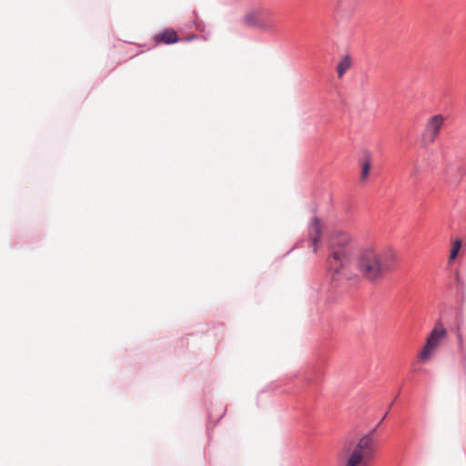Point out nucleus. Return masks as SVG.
<instances>
[{
    "instance_id": "obj_1",
    "label": "nucleus",
    "mask_w": 466,
    "mask_h": 466,
    "mask_svg": "<svg viewBox=\"0 0 466 466\" xmlns=\"http://www.w3.org/2000/svg\"><path fill=\"white\" fill-rule=\"evenodd\" d=\"M329 249L327 263L330 273V288L342 292L347 289L349 281L357 279L348 269L354 255V246L347 233L337 231L329 238Z\"/></svg>"
},
{
    "instance_id": "obj_2",
    "label": "nucleus",
    "mask_w": 466,
    "mask_h": 466,
    "mask_svg": "<svg viewBox=\"0 0 466 466\" xmlns=\"http://www.w3.org/2000/svg\"><path fill=\"white\" fill-rule=\"evenodd\" d=\"M397 265V256L391 248H365L357 260L360 274L370 283L381 281Z\"/></svg>"
},
{
    "instance_id": "obj_3",
    "label": "nucleus",
    "mask_w": 466,
    "mask_h": 466,
    "mask_svg": "<svg viewBox=\"0 0 466 466\" xmlns=\"http://www.w3.org/2000/svg\"><path fill=\"white\" fill-rule=\"evenodd\" d=\"M389 410L384 414L378 425L370 432L363 435L350 452L345 466H370L376 456V441L373 437L378 426L387 417Z\"/></svg>"
},
{
    "instance_id": "obj_4",
    "label": "nucleus",
    "mask_w": 466,
    "mask_h": 466,
    "mask_svg": "<svg viewBox=\"0 0 466 466\" xmlns=\"http://www.w3.org/2000/svg\"><path fill=\"white\" fill-rule=\"evenodd\" d=\"M243 23L251 27H258L266 31L273 28L272 13L268 9L250 11L243 17Z\"/></svg>"
},
{
    "instance_id": "obj_5",
    "label": "nucleus",
    "mask_w": 466,
    "mask_h": 466,
    "mask_svg": "<svg viewBox=\"0 0 466 466\" xmlns=\"http://www.w3.org/2000/svg\"><path fill=\"white\" fill-rule=\"evenodd\" d=\"M447 336V329L445 328L435 327L429 334L426 343L420 354L422 361L430 359L435 349L441 344L442 339Z\"/></svg>"
},
{
    "instance_id": "obj_6",
    "label": "nucleus",
    "mask_w": 466,
    "mask_h": 466,
    "mask_svg": "<svg viewBox=\"0 0 466 466\" xmlns=\"http://www.w3.org/2000/svg\"><path fill=\"white\" fill-rule=\"evenodd\" d=\"M322 233L320 220L318 217H313L308 227V247L312 248L313 252L318 250V243Z\"/></svg>"
},
{
    "instance_id": "obj_7",
    "label": "nucleus",
    "mask_w": 466,
    "mask_h": 466,
    "mask_svg": "<svg viewBox=\"0 0 466 466\" xmlns=\"http://www.w3.org/2000/svg\"><path fill=\"white\" fill-rule=\"evenodd\" d=\"M443 121H444V119L441 115H436L429 120V122L427 124V127H426V135L425 136L430 135L431 141H433L434 138L439 134L440 129L443 124Z\"/></svg>"
},
{
    "instance_id": "obj_8",
    "label": "nucleus",
    "mask_w": 466,
    "mask_h": 466,
    "mask_svg": "<svg viewBox=\"0 0 466 466\" xmlns=\"http://www.w3.org/2000/svg\"><path fill=\"white\" fill-rule=\"evenodd\" d=\"M157 42L172 45L178 41L177 33L173 29H166L155 36Z\"/></svg>"
},
{
    "instance_id": "obj_9",
    "label": "nucleus",
    "mask_w": 466,
    "mask_h": 466,
    "mask_svg": "<svg viewBox=\"0 0 466 466\" xmlns=\"http://www.w3.org/2000/svg\"><path fill=\"white\" fill-rule=\"evenodd\" d=\"M351 66V59L350 56H343L337 66L338 76L341 78L343 75Z\"/></svg>"
},
{
    "instance_id": "obj_10",
    "label": "nucleus",
    "mask_w": 466,
    "mask_h": 466,
    "mask_svg": "<svg viewBox=\"0 0 466 466\" xmlns=\"http://www.w3.org/2000/svg\"><path fill=\"white\" fill-rule=\"evenodd\" d=\"M461 248V240L456 239L451 247V254H450V260H454L456 257L458 256V253Z\"/></svg>"
},
{
    "instance_id": "obj_11",
    "label": "nucleus",
    "mask_w": 466,
    "mask_h": 466,
    "mask_svg": "<svg viewBox=\"0 0 466 466\" xmlns=\"http://www.w3.org/2000/svg\"><path fill=\"white\" fill-rule=\"evenodd\" d=\"M422 172V168L420 167V165H419L418 163H414L413 165V169L411 171V174H410V177L416 180L417 177H419V175Z\"/></svg>"
},
{
    "instance_id": "obj_12",
    "label": "nucleus",
    "mask_w": 466,
    "mask_h": 466,
    "mask_svg": "<svg viewBox=\"0 0 466 466\" xmlns=\"http://www.w3.org/2000/svg\"><path fill=\"white\" fill-rule=\"evenodd\" d=\"M370 163L369 160H367L365 163L362 164V169H361V178L362 179H365L369 173H370Z\"/></svg>"
},
{
    "instance_id": "obj_13",
    "label": "nucleus",
    "mask_w": 466,
    "mask_h": 466,
    "mask_svg": "<svg viewBox=\"0 0 466 466\" xmlns=\"http://www.w3.org/2000/svg\"><path fill=\"white\" fill-rule=\"evenodd\" d=\"M458 342H459V347H460V350H461V354L463 358V362H464V366L466 368V352L463 349V342H462V336L461 334L458 335Z\"/></svg>"
},
{
    "instance_id": "obj_14",
    "label": "nucleus",
    "mask_w": 466,
    "mask_h": 466,
    "mask_svg": "<svg viewBox=\"0 0 466 466\" xmlns=\"http://www.w3.org/2000/svg\"><path fill=\"white\" fill-rule=\"evenodd\" d=\"M393 405V401H391L389 405V410L390 409V407Z\"/></svg>"
},
{
    "instance_id": "obj_15",
    "label": "nucleus",
    "mask_w": 466,
    "mask_h": 466,
    "mask_svg": "<svg viewBox=\"0 0 466 466\" xmlns=\"http://www.w3.org/2000/svg\"><path fill=\"white\" fill-rule=\"evenodd\" d=\"M224 413L220 414V416L218 417V420H219L222 417H223Z\"/></svg>"
}]
</instances>
